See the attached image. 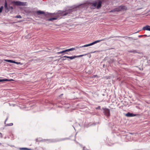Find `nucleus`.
Listing matches in <instances>:
<instances>
[{"label": "nucleus", "mask_w": 150, "mask_h": 150, "mask_svg": "<svg viewBox=\"0 0 150 150\" xmlns=\"http://www.w3.org/2000/svg\"><path fill=\"white\" fill-rule=\"evenodd\" d=\"M127 7L125 6H120L117 8L114 9L113 10L110 11V12L114 11H124L127 9Z\"/></svg>", "instance_id": "obj_3"}, {"label": "nucleus", "mask_w": 150, "mask_h": 150, "mask_svg": "<svg viewBox=\"0 0 150 150\" xmlns=\"http://www.w3.org/2000/svg\"><path fill=\"white\" fill-rule=\"evenodd\" d=\"M37 13L38 14L40 15L41 14H44L45 13V12L43 11H37Z\"/></svg>", "instance_id": "obj_11"}, {"label": "nucleus", "mask_w": 150, "mask_h": 150, "mask_svg": "<svg viewBox=\"0 0 150 150\" xmlns=\"http://www.w3.org/2000/svg\"><path fill=\"white\" fill-rule=\"evenodd\" d=\"M66 57L68 58H69L71 59H73L76 57Z\"/></svg>", "instance_id": "obj_19"}, {"label": "nucleus", "mask_w": 150, "mask_h": 150, "mask_svg": "<svg viewBox=\"0 0 150 150\" xmlns=\"http://www.w3.org/2000/svg\"><path fill=\"white\" fill-rule=\"evenodd\" d=\"M105 39H103L99 40H98L95 41H94L91 43L89 44L85 45H84L82 46H80L79 47V48H82V47H87L88 46H90L91 45H93L96 43L98 42H99L101 41H104Z\"/></svg>", "instance_id": "obj_4"}, {"label": "nucleus", "mask_w": 150, "mask_h": 150, "mask_svg": "<svg viewBox=\"0 0 150 150\" xmlns=\"http://www.w3.org/2000/svg\"><path fill=\"white\" fill-rule=\"evenodd\" d=\"M139 31H138L137 33L139 32Z\"/></svg>", "instance_id": "obj_28"}, {"label": "nucleus", "mask_w": 150, "mask_h": 150, "mask_svg": "<svg viewBox=\"0 0 150 150\" xmlns=\"http://www.w3.org/2000/svg\"><path fill=\"white\" fill-rule=\"evenodd\" d=\"M142 30H148L150 31V26L146 25L143 28Z\"/></svg>", "instance_id": "obj_7"}, {"label": "nucleus", "mask_w": 150, "mask_h": 150, "mask_svg": "<svg viewBox=\"0 0 150 150\" xmlns=\"http://www.w3.org/2000/svg\"><path fill=\"white\" fill-rule=\"evenodd\" d=\"M104 110V113L105 115L107 117H109L110 116V112L109 110L106 108H103Z\"/></svg>", "instance_id": "obj_6"}, {"label": "nucleus", "mask_w": 150, "mask_h": 150, "mask_svg": "<svg viewBox=\"0 0 150 150\" xmlns=\"http://www.w3.org/2000/svg\"><path fill=\"white\" fill-rule=\"evenodd\" d=\"M90 5H91L90 7L91 8L94 9L96 8V7L97 8H98L101 7V2L100 1H98L91 4Z\"/></svg>", "instance_id": "obj_1"}, {"label": "nucleus", "mask_w": 150, "mask_h": 150, "mask_svg": "<svg viewBox=\"0 0 150 150\" xmlns=\"http://www.w3.org/2000/svg\"><path fill=\"white\" fill-rule=\"evenodd\" d=\"M80 7L87 8V4H83L79 6Z\"/></svg>", "instance_id": "obj_10"}, {"label": "nucleus", "mask_w": 150, "mask_h": 150, "mask_svg": "<svg viewBox=\"0 0 150 150\" xmlns=\"http://www.w3.org/2000/svg\"><path fill=\"white\" fill-rule=\"evenodd\" d=\"M9 8L11 10L13 9V7L12 6H10V7H9Z\"/></svg>", "instance_id": "obj_24"}, {"label": "nucleus", "mask_w": 150, "mask_h": 150, "mask_svg": "<svg viewBox=\"0 0 150 150\" xmlns=\"http://www.w3.org/2000/svg\"><path fill=\"white\" fill-rule=\"evenodd\" d=\"M5 61L11 63H13L14 62H15V61L11 60H6Z\"/></svg>", "instance_id": "obj_15"}, {"label": "nucleus", "mask_w": 150, "mask_h": 150, "mask_svg": "<svg viewBox=\"0 0 150 150\" xmlns=\"http://www.w3.org/2000/svg\"><path fill=\"white\" fill-rule=\"evenodd\" d=\"M144 36H148V37H149L150 36V35H149V36H147V35H143Z\"/></svg>", "instance_id": "obj_25"}, {"label": "nucleus", "mask_w": 150, "mask_h": 150, "mask_svg": "<svg viewBox=\"0 0 150 150\" xmlns=\"http://www.w3.org/2000/svg\"><path fill=\"white\" fill-rule=\"evenodd\" d=\"M57 19L56 18H50L48 20V21H53V20H56Z\"/></svg>", "instance_id": "obj_14"}, {"label": "nucleus", "mask_w": 150, "mask_h": 150, "mask_svg": "<svg viewBox=\"0 0 150 150\" xmlns=\"http://www.w3.org/2000/svg\"><path fill=\"white\" fill-rule=\"evenodd\" d=\"M13 63H16L17 64H21V63L20 62H14Z\"/></svg>", "instance_id": "obj_21"}, {"label": "nucleus", "mask_w": 150, "mask_h": 150, "mask_svg": "<svg viewBox=\"0 0 150 150\" xmlns=\"http://www.w3.org/2000/svg\"><path fill=\"white\" fill-rule=\"evenodd\" d=\"M20 150H30V149H28V148H21Z\"/></svg>", "instance_id": "obj_16"}, {"label": "nucleus", "mask_w": 150, "mask_h": 150, "mask_svg": "<svg viewBox=\"0 0 150 150\" xmlns=\"http://www.w3.org/2000/svg\"><path fill=\"white\" fill-rule=\"evenodd\" d=\"M135 115H134L132 113H131L129 112H128L126 114V116L128 117H131L135 116Z\"/></svg>", "instance_id": "obj_8"}, {"label": "nucleus", "mask_w": 150, "mask_h": 150, "mask_svg": "<svg viewBox=\"0 0 150 150\" xmlns=\"http://www.w3.org/2000/svg\"><path fill=\"white\" fill-rule=\"evenodd\" d=\"M67 14V13H65L63 14L64 16H65V15H66Z\"/></svg>", "instance_id": "obj_26"}, {"label": "nucleus", "mask_w": 150, "mask_h": 150, "mask_svg": "<svg viewBox=\"0 0 150 150\" xmlns=\"http://www.w3.org/2000/svg\"><path fill=\"white\" fill-rule=\"evenodd\" d=\"M13 125V123H10L6 125V126H11Z\"/></svg>", "instance_id": "obj_17"}, {"label": "nucleus", "mask_w": 150, "mask_h": 150, "mask_svg": "<svg viewBox=\"0 0 150 150\" xmlns=\"http://www.w3.org/2000/svg\"><path fill=\"white\" fill-rule=\"evenodd\" d=\"M79 48V47H73L68 49L66 50H65L62 51L61 52H57V53L58 54H61V55H64V54H66V52H67L76 50L77 49H78Z\"/></svg>", "instance_id": "obj_2"}, {"label": "nucleus", "mask_w": 150, "mask_h": 150, "mask_svg": "<svg viewBox=\"0 0 150 150\" xmlns=\"http://www.w3.org/2000/svg\"><path fill=\"white\" fill-rule=\"evenodd\" d=\"M15 18H22L21 16L20 15L16 16L15 17Z\"/></svg>", "instance_id": "obj_18"}, {"label": "nucleus", "mask_w": 150, "mask_h": 150, "mask_svg": "<svg viewBox=\"0 0 150 150\" xmlns=\"http://www.w3.org/2000/svg\"><path fill=\"white\" fill-rule=\"evenodd\" d=\"M12 3L16 5L24 6L26 5V2H22L19 1H14Z\"/></svg>", "instance_id": "obj_5"}, {"label": "nucleus", "mask_w": 150, "mask_h": 150, "mask_svg": "<svg viewBox=\"0 0 150 150\" xmlns=\"http://www.w3.org/2000/svg\"><path fill=\"white\" fill-rule=\"evenodd\" d=\"M4 7L6 9H8L7 4V3L6 1H5V3Z\"/></svg>", "instance_id": "obj_12"}, {"label": "nucleus", "mask_w": 150, "mask_h": 150, "mask_svg": "<svg viewBox=\"0 0 150 150\" xmlns=\"http://www.w3.org/2000/svg\"><path fill=\"white\" fill-rule=\"evenodd\" d=\"M85 55H87V56H91V55L89 53V54H84L81 55H79V56H80V57H81V56H85Z\"/></svg>", "instance_id": "obj_13"}, {"label": "nucleus", "mask_w": 150, "mask_h": 150, "mask_svg": "<svg viewBox=\"0 0 150 150\" xmlns=\"http://www.w3.org/2000/svg\"><path fill=\"white\" fill-rule=\"evenodd\" d=\"M104 78L106 79H108L110 78V77H107V76L104 77Z\"/></svg>", "instance_id": "obj_22"}, {"label": "nucleus", "mask_w": 150, "mask_h": 150, "mask_svg": "<svg viewBox=\"0 0 150 150\" xmlns=\"http://www.w3.org/2000/svg\"><path fill=\"white\" fill-rule=\"evenodd\" d=\"M96 109H100V106H98V107L96 108Z\"/></svg>", "instance_id": "obj_23"}, {"label": "nucleus", "mask_w": 150, "mask_h": 150, "mask_svg": "<svg viewBox=\"0 0 150 150\" xmlns=\"http://www.w3.org/2000/svg\"><path fill=\"white\" fill-rule=\"evenodd\" d=\"M13 79L8 80L7 79H0V82L5 81H13Z\"/></svg>", "instance_id": "obj_9"}, {"label": "nucleus", "mask_w": 150, "mask_h": 150, "mask_svg": "<svg viewBox=\"0 0 150 150\" xmlns=\"http://www.w3.org/2000/svg\"><path fill=\"white\" fill-rule=\"evenodd\" d=\"M3 8V6H1V7L0 8V13H1L2 12Z\"/></svg>", "instance_id": "obj_20"}, {"label": "nucleus", "mask_w": 150, "mask_h": 150, "mask_svg": "<svg viewBox=\"0 0 150 150\" xmlns=\"http://www.w3.org/2000/svg\"><path fill=\"white\" fill-rule=\"evenodd\" d=\"M142 35H139V37H142Z\"/></svg>", "instance_id": "obj_27"}]
</instances>
